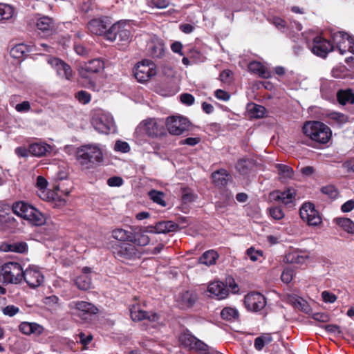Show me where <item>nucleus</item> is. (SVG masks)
I'll use <instances>...</instances> for the list:
<instances>
[{"instance_id":"f257e3e1","label":"nucleus","mask_w":354,"mask_h":354,"mask_svg":"<svg viewBox=\"0 0 354 354\" xmlns=\"http://www.w3.org/2000/svg\"><path fill=\"white\" fill-rule=\"evenodd\" d=\"M75 157L83 171L94 169L103 161L102 151L96 145L81 146L77 149Z\"/></svg>"},{"instance_id":"f03ea898","label":"nucleus","mask_w":354,"mask_h":354,"mask_svg":"<svg viewBox=\"0 0 354 354\" xmlns=\"http://www.w3.org/2000/svg\"><path fill=\"white\" fill-rule=\"evenodd\" d=\"M12 210L15 214L26 220L31 225L40 226L46 223V217L39 210L24 201L14 203Z\"/></svg>"},{"instance_id":"7ed1b4c3","label":"nucleus","mask_w":354,"mask_h":354,"mask_svg":"<svg viewBox=\"0 0 354 354\" xmlns=\"http://www.w3.org/2000/svg\"><path fill=\"white\" fill-rule=\"evenodd\" d=\"M303 131L313 141L320 144L327 143L332 136L330 127L319 121L306 122L303 127Z\"/></svg>"},{"instance_id":"20e7f679","label":"nucleus","mask_w":354,"mask_h":354,"mask_svg":"<svg viewBox=\"0 0 354 354\" xmlns=\"http://www.w3.org/2000/svg\"><path fill=\"white\" fill-rule=\"evenodd\" d=\"M23 279V268L17 262L5 263L0 267V283L17 284Z\"/></svg>"},{"instance_id":"39448f33","label":"nucleus","mask_w":354,"mask_h":354,"mask_svg":"<svg viewBox=\"0 0 354 354\" xmlns=\"http://www.w3.org/2000/svg\"><path fill=\"white\" fill-rule=\"evenodd\" d=\"M104 68V61L100 59H94L81 65L78 68V73L81 77L88 80L86 87L93 91H99L100 88L95 83L89 78L91 74L100 73Z\"/></svg>"},{"instance_id":"423d86ee","label":"nucleus","mask_w":354,"mask_h":354,"mask_svg":"<svg viewBox=\"0 0 354 354\" xmlns=\"http://www.w3.org/2000/svg\"><path fill=\"white\" fill-rule=\"evenodd\" d=\"M164 122L160 119L147 118L142 120L136 128V133L157 138L164 134Z\"/></svg>"},{"instance_id":"0eeeda50","label":"nucleus","mask_w":354,"mask_h":354,"mask_svg":"<svg viewBox=\"0 0 354 354\" xmlns=\"http://www.w3.org/2000/svg\"><path fill=\"white\" fill-rule=\"evenodd\" d=\"M156 66L149 59H144L138 62L133 68V74L139 82H148L156 75Z\"/></svg>"},{"instance_id":"6e6552de","label":"nucleus","mask_w":354,"mask_h":354,"mask_svg":"<svg viewBox=\"0 0 354 354\" xmlns=\"http://www.w3.org/2000/svg\"><path fill=\"white\" fill-rule=\"evenodd\" d=\"M332 39L341 55L347 51L354 53V37L346 32L338 31L332 35Z\"/></svg>"},{"instance_id":"1a4fd4ad","label":"nucleus","mask_w":354,"mask_h":354,"mask_svg":"<svg viewBox=\"0 0 354 354\" xmlns=\"http://www.w3.org/2000/svg\"><path fill=\"white\" fill-rule=\"evenodd\" d=\"M165 124L170 134L179 136L188 130L189 122L183 116L174 115L166 119Z\"/></svg>"},{"instance_id":"9d476101","label":"nucleus","mask_w":354,"mask_h":354,"mask_svg":"<svg viewBox=\"0 0 354 354\" xmlns=\"http://www.w3.org/2000/svg\"><path fill=\"white\" fill-rule=\"evenodd\" d=\"M299 214L301 219L309 225L317 226L322 222L319 212L311 203H304L300 208Z\"/></svg>"},{"instance_id":"9b49d317","label":"nucleus","mask_w":354,"mask_h":354,"mask_svg":"<svg viewBox=\"0 0 354 354\" xmlns=\"http://www.w3.org/2000/svg\"><path fill=\"white\" fill-rule=\"evenodd\" d=\"M109 18L106 17L91 20L88 24L89 31L94 35L104 37L107 40L110 39Z\"/></svg>"},{"instance_id":"f8f14e48","label":"nucleus","mask_w":354,"mask_h":354,"mask_svg":"<svg viewBox=\"0 0 354 354\" xmlns=\"http://www.w3.org/2000/svg\"><path fill=\"white\" fill-rule=\"evenodd\" d=\"M179 341L185 347L199 353L207 348V345L205 342L196 338L187 330L181 333Z\"/></svg>"},{"instance_id":"ddd939ff","label":"nucleus","mask_w":354,"mask_h":354,"mask_svg":"<svg viewBox=\"0 0 354 354\" xmlns=\"http://www.w3.org/2000/svg\"><path fill=\"white\" fill-rule=\"evenodd\" d=\"M70 307L77 310L76 315L82 319L88 320L97 313L98 309L93 304L84 301H75L70 304Z\"/></svg>"},{"instance_id":"4468645a","label":"nucleus","mask_w":354,"mask_h":354,"mask_svg":"<svg viewBox=\"0 0 354 354\" xmlns=\"http://www.w3.org/2000/svg\"><path fill=\"white\" fill-rule=\"evenodd\" d=\"M129 312L131 319L133 322H140L147 319L151 322H156L159 320L160 317L157 313L147 312L142 309L139 303L130 305Z\"/></svg>"},{"instance_id":"2eb2a0df","label":"nucleus","mask_w":354,"mask_h":354,"mask_svg":"<svg viewBox=\"0 0 354 354\" xmlns=\"http://www.w3.org/2000/svg\"><path fill=\"white\" fill-rule=\"evenodd\" d=\"M92 124L98 132L108 134L110 129L109 113L102 109L95 110L92 118Z\"/></svg>"},{"instance_id":"dca6fc26","label":"nucleus","mask_w":354,"mask_h":354,"mask_svg":"<svg viewBox=\"0 0 354 354\" xmlns=\"http://www.w3.org/2000/svg\"><path fill=\"white\" fill-rule=\"evenodd\" d=\"M114 32V37L112 38V42H115V45L118 48H124L130 41V30L125 26L121 28V24H115L112 25V33Z\"/></svg>"},{"instance_id":"f3484780","label":"nucleus","mask_w":354,"mask_h":354,"mask_svg":"<svg viewBox=\"0 0 354 354\" xmlns=\"http://www.w3.org/2000/svg\"><path fill=\"white\" fill-rule=\"evenodd\" d=\"M23 279L31 288L39 287L44 281V275L39 268L35 266H30L23 270Z\"/></svg>"},{"instance_id":"a211bd4d","label":"nucleus","mask_w":354,"mask_h":354,"mask_svg":"<svg viewBox=\"0 0 354 354\" xmlns=\"http://www.w3.org/2000/svg\"><path fill=\"white\" fill-rule=\"evenodd\" d=\"M312 53L317 56L326 57L334 49V46L327 39L320 36L314 38L310 47Z\"/></svg>"},{"instance_id":"6ab92c4d","label":"nucleus","mask_w":354,"mask_h":354,"mask_svg":"<svg viewBox=\"0 0 354 354\" xmlns=\"http://www.w3.org/2000/svg\"><path fill=\"white\" fill-rule=\"evenodd\" d=\"M244 303L249 310L257 312L266 306V301L262 294L253 292L245 296Z\"/></svg>"},{"instance_id":"aec40b11","label":"nucleus","mask_w":354,"mask_h":354,"mask_svg":"<svg viewBox=\"0 0 354 354\" xmlns=\"http://www.w3.org/2000/svg\"><path fill=\"white\" fill-rule=\"evenodd\" d=\"M48 63L56 71L59 77L71 80L73 77V71L71 66L65 62L57 57H49Z\"/></svg>"},{"instance_id":"412c9836","label":"nucleus","mask_w":354,"mask_h":354,"mask_svg":"<svg viewBox=\"0 0 354 354\" xmlns=\"http://www.w3.org/2000/svg\"><path fill=\"white\" fill-rule=\"evenodd\" d=\"M198 299L197 294L191 290L179 292L175 297V301L180 308H187L194 306Z\"/></svg>"},{"instance_id":"4be33fe9","label":"nucleus","mask_w":354,"mask_h":354,"mask_svg":"<svg viewBox=\"0 0 354 354\" xmlns=\"http://www.w3.org/2000/svg\"><path fill=\"white\" fill-rule=\"evenodd\" d=\"M113 252L118 257L127 259H133L140 257V254L135 245L129 243H124L121 245L114 247V251Z\"/></svg>"},{"instance_id":"5701e85b","label":"nucleus","mask_w":354,"mask_h":354,"mask_svg":"<svg viewBox=\"0 0 354 354\" xmlns=\"http://www.w3.org/2000/svg\"><path fill=\"white\" fill-rule=\"evenodd\" d=\"M296 190L292 187H288L284 191H274L270 194L272 199L281 202L285 205H288L295 200Z\"/></svg>"},{"instance_id":"b1692460","label":"nucleus","mask_w":354,"mask_h":354,"mask_svg":"<svg viewBox=\"0 0 354 354\" xmlns=\"http://www.w3.org/2000/svg\"><path fill=\"white\" fill-rule=\"evenodd\" d=\"M207 291L217 299H223L228 295L229 290L226 286L221 281H216L210 283Z\"/></svg>"},{"instance_id":"393cba45","label":"nucleus","mask_w":354,"mask_h":354,"mask_svg":"<svg viewBox=\"0 0 354 354\" xmlns=\"http://www.w3.org/2000/svg\"><path fill=\"white\" fill-rule=\"evenodd\" d=\"M19 330L24 335L39 336L44 330V327L36 322H23L19 326Z\"/></svg>"},{"instance_id":"a878e982","label":"nucleus","mask_w":354,"mask_h":354,"mask_svg":"<svg viewBox=\"0 0 354 354\" xmlns=\"http://www.w3.org/2000/svg\"><path fill=\"white\" fill-rule=\"evenodd\" d=\"M147 50L148 53L153 57H161L165 52L162 41L157 37H153L147 44Z\"/></svg>"},{"instance_id":"bb28decb","label":"nucleus","mask_w":354,"mask_h":354,"mask_svg":"<svg viewBox=\"0 0 354 354\" xmlns=\"http://www.w3.org/2000/svg\"><path fill=\"white\" fill-rule=\"evenodd\" d=\"M52 150V147L44 142H35L29 145V153L36 157L46 156Z\"/></svg>"},{"instance_id":"cd10ccee","label":"nucleus","mask_w":354,"mask_h":354,"mask_svg":"<svg viewBox=\"0 0 354 354\" xmlns=\"http://www.w3.org/2000/svg\"><path fill=\"white\" fill-rule=\"evenodd\" d=\"M149 232L158 234H166L174 232L177 228V225L172 221H161L156 223L155 226H150Z\"/></svg>"},{"instance_id":"c85d7f7f","label":"nucleus","mask_w":354,"mask_h":354,"mask_svg":"<svg viewBox=\"0 0 354 354\" xmlns=\"http://www.w3.org/2000/svg\"><path fill=\"white\" fill-rule=\"evenodd\" d=\"M275 168L277 169L279 180L282 183H286L293 178L294 171L290 166L283 164H276Z\"/></svg>"},{"instance_id":"c756f323","label":"nucleus","mask_w":354,"mask_h":354,"mask_svg":"<svg viewBox=\"0 0 354 354\" xmlns=\"http://www.w3.org/2000/svg\"><path fill=\"white\" fill-rule=\"evenodd\" d=\"M249 71L259 75L263 78H269L270 72L267 68L259 62H252L248 65Z\"/></svg>"},{"instance_id":"7c9ffc66","label":"nucleus","mask_w":354,"mask_h":354,"mask_svg":"<svg viewBox=\"0 0 354 354\" xmlns=\"http://www.w3.org/2000/svg\"><path fill=\"white\" fill-rule=\"evenodd\" d=\"M254 167L253 161L250 158H242L236 164V171L243 176L248 175Z\"/></svg>"},{"instance_id":"2f4dec72","label":"nucleus","mask_w":354,"mask_h":354,"mask_svg":"<svg viewBox=\"0 0 354 354\" xmlns=\"http://www.w3.org/2000/svg\"><path fill=\"white\" fill-rule=\"evenodd\" d=\"M229 174L225 169H219L212 174L213 183L216 186L225 187L228 182Z\"/></svg>"},{"instance_id":"473e14b6","label":"nucleus","mask_w":354,"mask_h":354,"mask_svg":"<svg viewBox=\"0 0 354 354\" xmlns=\"http://www.w3.org/2000/svg\"><path fill=\"white\" fill-rule=\"evenodd\" d=\"M37 27L44 32H50L55 28L53 19L48 17L43 16L37 19Z\"/></svg>"},{"instance_id":"72a5a7b5","label":"nucleus","mask_w":354,"mask_h":354,"mask_svg":"<svg viewBox=\"0 0 354 354\" xmlns=\"http://www.w3.org/2000/svg\"><path fill=\"white\" fill-rule=\"evenodd\" d=\"M337 98L342 105L354 104V93L351 89L339 90L337 93Z\"/></svg>"},{"instance_id":"f704fd0d","label":"nucleus","mask_w":354,"mask_h":354,"mask_svg":"<svg viewBox=\"0 0 354 354\" xmlns=\"http://www.w3.org/2000/svg\"><path fill=\"white\" fill-rule=\"evenodd\" d=\"M132 236L130 239V242L140 246H145L149 244L150 239L149 237L145 234V232H142L141 229L138 231L132 232Z\"/></svg>"},{"instance_id":"c9c22d12","label":"nucleus","mask_w":354,"mask_h":354,"mask_svg":"<svg viewBox=\"0 0 354 354\" xmlns=\"http://www.w3.org/2000/svg\"><path fill=\"white\" fill-rule=\"evenodd\" d=\"M333 223L349 234H354V223L348 218L339 217L333 219Z\"/></svg>"},{"instance_id":"e433bc0d","label":"nucleus","mask_w":354,"mask_h":354,"mask_svg":"<svg viewBox=\"0 0 354 354\" xmlns=\"http://www.w3.org/2000/svg\"><path fill=\"white\" fill-rule=\"evenodd\" d=\"M218 258V253L213 250H210L203 254L199 258V263L209 266L215 264Z\"/></svg>"},{"instance_id":"4c0bfd02","label":"nucleus","mask_w":354,"mask_h":354,"mask_svg":"<svg viewBox=\"0 0 354 354\" xmlns=\"http://www.w3.org/2000/svg\"><path fill=\"white\" fill-rule=\"evenodd\" d=\"M286 258L290 263L303 264L306 262L308 256L298 251H292L289 252Z\"/></svg>"},{"instance_id":"58836bf2","label":"nucleus","mask_w":354,"mask_h":354,"mask_svg":"<svg viewBox=\"0 0 354 354\" xmlns=\"http://www.w3.org/2000/svg\"><path fill=\"white\" fill-rule=\"evenodd\" d=\"M149 198L156 204L161 207H166L167 202L165 200V195L162 192L158 191L156 189H151L148 193Z\"/></svg>"},{"instance_id":"ea45409f","label":"nucleus","mask_w":354,"mask_h":354,"mask_svg":"<svg viewBox=\"0 0 354 354\" xmlns=\"http://www.w3.org/2000/svg\"><path fill=\"white\" fill-rule=\"evenodd\" d=\"M112 237L120 241H130L132 236V232L122 228L112 230Z\"/></svg>"},{"instance_id":"a19ab883","label":"nucleus","mask_w":354,"mask_h":354,"mask_svg":"<svg viewBox=\"0 0 354 354\" xmlns=\"http://www.w3.org/2000/svg\"><path fill=\"white\" fill-rule=\"evenodd\" d=\"M221 316L227 321H234L239 318V313L235 308L225 307L221 312Z\"/></svg>"},{"instance_id":"79ce46f5","label":"nucleus","mask_w":354,"mask_h":354,"mask_svg":"<svg viewBox=\"0 0 354 354\" xmlns=\"http://www.w3.org/2000/svg\"><path fill=\"white\" fill-rule=\"evenodd\" d=\"M75 283L80 290H87L92 286L91 279L86 274H81L76 280Z\"/></svg>"},{"instance_id":"37998d69","label":"nucleus","mask_w":354,"mask_h":354,"mask_svg":"<svg viewBox=\"0 0 354 354\" xmlns=\"http://www.w3.org/2000/svg\"><path fill=\"white\" fill-rule=\"evenodd\" d=\"M28 51H29V50L27 46L24 44H19L10 49V53L12 57L20 59L22 58Z\"/></svg>"},{"instance_id":"c03bdc74","label":"nucleus","mask_w":354,"mask_h":354,"mask_svg":"<svg viewBox=\"0 0 354 354\" xmlns=\"http://www.w3.org/2000/svg\"><path fill=\"white\" fill-rule=\"evenodd\" d=\"M14 14V10L12 6L8 4H0V20H8L10 19Z\"/></svg>"},{"instance_id":"a18cd8bd","label":"nucleus","mask_w":354,"mask_h":354,"mask_svg":"<svg viewBox=\"0 0 354 354\" xmlns=\"http://www.w3.org/2000/svg\"><path fill=\"white\" fill-rule=\"evenodd\" d=\"M250 111L252 114V116L257 118H263L266 113V109L264 106L259 104H252L250 108Z\"/></svg>"},{"instance_id":"49530a36","label":"nucleus","mask_w":354,"mask_h":354,"mask_svg":"<svg viewBox=\"0 0 354 354\" xmlns=\"http://www.w3.org/2000/svg\"><path fill=\"white\" fill-rule=\"evenodd\" d=\"M272 341L270 336L267 337H258L254 340V347L257 351H261L266 344H268Z\"/></svg>"},{"instance_id":"de8ad7c7","label":"nucleus","mask_w":354,"mask_h":354,"mask_svg":"<svg viewBox=\"0 0 354 354\" xmlns=\"http://www.w3.org/2000/svg\"><path fill=\"white\" fill-rule=\"evenodd\" d=\"M75 97L81 104H88L91 100V95H90V93L85 91H78L75 94Z\"/></svg>"},{"instance_id":"09e8293b","label":"nucleus","mask_w":354,"mask_h":354,"mask_svg":"<svg viewBox=\"0 0 354 354\" xmlns=\"http://www.w3.org/2000/svg\"><path fill=\"white\" fill-rule=\"evenodd\" d=\"M246 253L252 261H258L259 258L263 256V252L261 250H255L253 247L248 248Z\"/></svg>"},{"instance_id":"8fccbe9b","label":"nucleus","mask_w":354,"mask_h":354,"mask_svg":"<svg viewBox=\"0 0 354 354\" xmlns=\"http://www.w3.org/2000/svg\"><path fill=\"white\" fill-rule=\"evenodd\" d=\"M130 149L129 145L127 142L122 140H117L114 146L115 151L122 153H127L130 151Z\"/></svg>"},{"instance_id":"3c124183","label":"nucleus","mask_w":354,"mask_h":354,"mask_svg":"<svg viewBox=\"0 0 354 354\" xmlns=\"http://www.w3.org/2000/svg\"><path fill=\"white\" fill-rule=\"evenodd\" d=\"M3 314L6 316L13 317L19 313L20 310L17 306L8 305L1 309Z\"/></svg>"},{"instance_id":"603ef678","label":"nucleus","mask_w":354,"mask_h":354,"mask_svg":"<svg viewBox=\"0 0 354 354\" xmlns=\"http://www.w3.org/2000/svg\"><path fill=\"white\" fill-rule=\"evenodd\" d=\"M196 196L189 188H184L182 191V199L184 203L192 202Z\"/></svg>"},{"instance_id":"864d4df0","label":"nucleus","mask_w":354,"mask_h":354,"mask_svg":"<svg viewBox=\"0 0 354 354\" xmlns=\"http://www.w3.org/2000/svg\"><path fill=\"white\" fill-rule=\"evenodd\" d=\"M170 3V0H149V5L159 9L167 8Z\"/></svg>"},{"instance_id":"5fc2aeb1","label":"nucleus","mask_w":354,"mask_h":354,"mask_svg":"<svg viewBox=\"0 0 354 354\" xmlns=\"http://www.w3.org/2000/svg\"><path fill=\"white\" fill-rule=\"evenodd\" d=\"M270 216L275 220H280L284 217V213L281 207H273L270 209Z\"/></svg>"},{"instance_id":"6e6d98bb","label":"nucleus","mask_w":354,"mask_h":354,"mask_svg":"<svg viewBox=\"0 0 354 354\" xmlns=\"http://www.w3.org/2000/svg\"><path fill=\"white\" fill-rule=\"evenodd\" d=\"M12 252L24 253L28 250V245L25 242H16L12 243Z\"/></svg>"},{"instance_id":"4d7b16f0","label":"nucleus","mask_w":354,"mask_h":354,"mask_svg":"<svg viewBox=\"0 0 354 354\" xmlns=\"http://www.w3.org/2000/svg\"><path fill=\"white\" fill-rule=\"evenodd\" d=\"M322 192L331 198H335L338 194L337 190L333 185H328L322 189Z\"/></svg>"},{"instance_id":"13d9d810","label":"nucleus","mask_w":354,"mask_h":354,"mask_svg":"<svg viewBox=\"0 0 354 354\" xmlns=\"http://www.w3.org/2000/svg\"><path fill=\"white\" fill-rule=\"evenodd\" d=\"M330 118L339 124H344L348 120V117L346 115L337 112L331 113Z\"/></svg>"},{"instance_id":"bf43d9fd","label":"nucleus","mask_w":354,"mask_h":354,"mask_svg":"<svg viewBox=\"0 0 354 354\" xmlns=\"http://www.w3.org/2000/svg\"><path fill=\"white\" fill-rule=\"evenodd\" d=\"M291 301L292 302L294 306L298 309L301 310H306L307 304L306 302L300 297L292 298Z\"/></svg>"},{"instance_id":"052dcab7","label":"nucleus","mask_w":354,"mask_h":354,"mask_svg":"<svg viewBox=\"0 0 354 354\" xmlns=\"http://www.w3.org/2000/svg\"><path fill=\"white\" fill-rule=\"evenodd\" d=\"M78 337L80 338V342L84 346V349L86 348V345L93 339V335L91 334L86 335L83 332L80 333Z\"/></svg>"},{"instance_id":"680f3d73","label":"nucleus","mask_w":354,"mask_h":354,"mask_svg":"<svg viewBox=\"0 0 354 354\" xmlns=\"http://www.w3.org/2000/svg\"><path fill=\"white\" fill-rule=\"evenodd\" d=\"M292 277H293V270L292 269H289V268H286L283 270L282 274H281V280L286 283H290L292 279Z\"/></svg>"},{"instance_id":"e2e57ef3","label":"nucleus","mask_w":354,"mask_h":354,"mask_svg":"<svg viewBox=\"0 0 354 354\" xmlns=\"http://www.w3.org/2000/svg\"><path fill=\"white\" fill-rule=\"evenodd\" d=\"M180 98L182 103L188 106L193 104L194 102V96L189 93L181 94Z\"/></svg>"},{"instance_id":"0e129e2a","label":"nucleus","mask_w":354,"mask_h":354,"mask_svg":"<svg viewBox=\"0 0 354 354\" xmlns=\"http://www.w3.org/2000/svg\"><path fill=\"white\" fill-rule=\"evenodd\" d=\"M30 108V104L28 101H24L21 103L17 104L15 106L16 111L20 113L28 112Z\"/></svg>"},{"instance_id":"69168bd1","label":"nucleus","mask_w":354,"mask_h":354,"mask_svg":"<svg viewBox=\"0 0 354 354\" xmlns=\"http://www.w3.org/2000/svg\"><path fill=\"white\" fill-rule=\"evenodd\" d=\"M232 72L230 70H224L220 74V80L224 83H229L231 81Z\"/></svg>"},{"instance_id":"338daca9","label":"nucleus","mask_w":354,"mask_h":354,"mask_svg":"<svg viewBox=\"0 0 354 354\" xmlns=\"http://www.w3.org/2000/svg\"><path fill=\"white\" fill-rule=\"evenodd\" d=\"M322 297L325 302L328 303H334L337 299V297L334 294L328 291H323L322 293Z\"/></svg>"},{"instance_id":"774afa93","label":"nucleus","mask_w":354,"mask_h":354,"mask_svg":"<svg viewBox=\"0 0 354 354\" xmlns=\"http://www.w3.org/2000/svg\"><path fill=\"white\" fill-rule=\"evenodd\" d=\"M214 94L216 98L223 101H227L230 97V94L227 91L221 89H217Z\"/></svg>"}]
</instances>
